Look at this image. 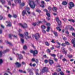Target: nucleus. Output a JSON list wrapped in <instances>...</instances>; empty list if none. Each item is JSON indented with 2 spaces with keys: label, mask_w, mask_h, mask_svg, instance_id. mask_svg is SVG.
<instances>
[{
  "label": "nucleus",
  "mask_w": 75,
  "mask_h": 75,
  "mask_svg": "<svg viewBox=\"0 0 75 75\" xmlns=\"http://www.w3.org/2000/svg\"><path fill=\"white\" fill-rule=\"evenodd\" d=\"M56 20L58 24V25L59 26H57V27L56 28V29L58 31H61V29L60 28L62 27V22L61 20H59V18L58 17H56Z\"/></svg>",
  "instance_id": "obj_1"
},
{
  "label": "nucleus",
  "mask_w": 75,
  "mask_h": 75,
  "mask_svg": "<svg viewBox=\"0 0 75 75\" xmlns=\"http://www.w3.org/2000/svg\"><path fill=\"white\" fill-rule=\"evenodd\" d=\"M29 5L30 7L31 8H32V9L34 8L35 7V6H36V5L34 4V2L33 1H30L29 3Z\"/></svg>",
  "instance_id": "obj_2"
},
{
  "label": "nucleus",
  "mask_w": 75,
  "mask_h": 75,
  "mask_svg": "<svg viewBox=\"0 0 75 75\" xmlns=\"http://www.w3.org/2000/svg\"><path fill=\"white\" fill-rule=\"evenodd\" d=\"M30 52L32 54H33V56L35 57V56H36V55L38 54V51L35 50H30Z\"/></svg>",
  "instance_id": "obj_3"
},
{
  "label": "nucleus",
  "mask_w": 75,
  "mask_h": 75,
  "mask_svg": "<svg viewBox=\"0 0 75 75\" xmlns=\"http://www.w3.org/2000/svg\"><path fill=\"white\" fill-rule=\"evenodd\" d=\"M14 1L15 3L16 4L17 3H18L20 4V5L23 7L25 5L24 2L21 3V0H14Z\"/></svg>",
  "instance_id": "obj_4"
},
{
  "label": "nucleus",
  "mask_w": 75,
  "mask_h": 75,
  "mask_svg": "<svg viewBox=\"0 0 75 75\" xmlns=\"http://www.w3.org/2000/svg\"><path fill=\"white\" fill-rule=\"evenodd\" d=\"M69 9H72L73 7H74V6H75V5L72 2H70L69 3Z\"/></svg>",
  "instance_id": "obj_5"
},
{
  "label": "nucleus",
  "mask_w": 75,
  "mask_h": 75,
  "mask_svg": "<svg viewBox=\"0 0 75 75\" xmlns=\"http://www.w3.org/2000/svg\"><path fill=\"white\" fill-rule=\"evenodd\" d=\"M48 68L46 67H44L42 69V72L45 73V72H48Z\"/></svg>",
  "instance_id": "obj_6"
},
{
  "label": "nucleus",
  "mask_w": 75,
  "mask_h": 75,
  "mask_svg": "<svg viewBox=\"0 0 75 75\" xmlns=\"http://www.w3.org/2000/svg\"><path fill=\"white\" fill-rule=\"evenodd\" d=\"M35 40H38L39 38H40V35L38 33H37L34 35Z\"/></svg>",
  "instance_id": "obj_7"
},
{
  "label": "nucleus",
  "mask_w": 75,
  "mask_h": 75,
  "mask_svg": "<svg viewBox=\"0 0 75 75\" xmlns=\"http://www.w3.org/2000/svg\"><path fill=\"white\" fill-rule=\"evenodd\" d=\"M7 51H8V49H7L6 50H4L3 52H2V51H0V57H1L3 55V54H5L6 53Z\"/></svg>",
  "instance_id": "obj_8"
},
{
  "label": "nucleus",
  "mask_w": 75,
  "mask_h": 75,
  "mask_svg": "<svg viewBox=\"0 0 75 75\" xmlns=\"http://www.w3.org/2000/svg\"><path fill=\"white\" fill-rule=\"evenodd\" d=\"M19 25L23 28H27V25L26 23H25L23 25H22L21 23H19Z\"/></svg>",
  "instance_id": "obj_9"
},
{
  "label": "nucleus",
  "mask_w": 75,
  "mask_h": 75,
  "mask_svg": "<svg viewBox=\"0 0 75 75\" xmlns=\"http://www.w3.org/2000/svg\"><path fill=\"white\" fill-rule=\"evenodd\" d=\"M48 62L49 64H50V65H52L53 64H54V61L52 59H49L48 60Z\"/></svg>",
  "instance_id": "obj_10"
},
{
  "label": "nucleus",
  "mask_w": 75,
  "mask_h": 75,
  "mask_svg": "<svg viewBox=\"0 0 75 75\" xmlns=\"http://www.w3.org/2000/svg\"><path fill=\"white\" fill-rule=\"evenodd\" d=\"M15 65H16L17 68H20L21 66V64L18 62H16L15 63Z\"/></svg>",
  "instance_id": "obj_11"
},
{
  "label": "nucleus",
  "mask_w": 75,
  "mask_h": 75,
  "mask_svg": "<svg viewBox=\"0 0 75 75\" xmlns=\"http://www.w3.org/2000/svg\"><path fill=\"white\" fill-rule=\"evenodd\" d=\"M17 55H18V58L19 59H23V56L21 54H17Z\"/></svg>",
  "instance_id": "obj_12"
},
{
  "label": "nucleus",
  "mask_w": 75,
  "mask_h": 75,
  "mask_svg": "<svg viewBox=\"0 0 75 75\" xmlns=\"http://www.w3.org/2000/svg\"><path fill=\"white\" fill-rule=\"evenodd\" d=\"M52 10L53 11H55V12H57V8L55 6H54L52 8Z\"/></svg>",
  "instance_id": "obj_13"
},
{
  "label": "nucleus",
  "mask_w": 75,
  "mask_h": 75,
  "mask_svg": "<svg viewBox=\"0 0 75 75\" xmlns=\"http://www.w3.org/2000/svg\"><path fill=\"white\" fill-rule=\"evenodd\" d=\"M22 16L24 17L25 14H27V13H26V11L25 10H23L22 13Z\"/></svg>",
  "instance_id": "obj_14"
},
{
  "label": "nucleus",
  "mask_w": 75,
  "mask_h": 75,
  "mask_svg": "<svg viewBox=\"0 0 75 75\" xmlns=\"http://www.w3.org/2000/svg\"><path fill=\"white\" fill-rule=\"evenodd\" d=\"M62 4H63V5L66 6V5H67V4H68V3H67V1H63L62 3Z\"/></svg>",
  "instance_id": "obj_15"
},
{
  "label": "nucleus",
  "mask_w": 75,
  "mask_h": 75,
  "mask_svg": "<svg viewBox=\"0 0 75 75\" xmlns=\"http://www.w3.org/2000/svg\"><path fill=\"white\" fill-rule=\"evenodd\" d=\"M67 57L69 58H72L73 57V56L72 54H68Z\"/></svg>",
  "instance_id": "obj_16"
},
{
  "label": "nucleus",
  "mask_w": 75,
  "mask_h": 75,
  "mask_svg": "<svg viewBox=\"0 0 75 75\" xmlns=\"http://www.w3.org/2000/svg\"><path fill=\"white\" fill-rule=\"evenodd\" d=\"M68 21H70V22H72V23H75V21H74V19H68Z\"/></svg>",
  "instance_id": "obj_17"
},
{
  "label": "nucleus",
  "mask_w": 75,
  "mask_h": 75,
  "mask_svg": "<svg viewBox=\"0 0 75 75\" xmlns=\"http://www.w3.org/2000/svg\"><path fill=\"white\" fill-rule=\"evenodd\" d=\"M53 34H54L55 36H56V37L58 36V33H57V32L54 31Z\"/></svg>",
  "instance_id": "obj_18"
},
{
  "label": "nucleus",
  "mask_w": 75,
  "mask_h": 75,
  "mask_svg": "<svg viewBox=\"0 0 75 75\" xmlns=\"http://www.w3.org/2000/svg\"><path fill=\"white\" fill-rule=\"evenodd\" d=\"M70 27H71V28H69V30L70 31H73L74 30V28L72 26H70Z\"/></svg>",
  "instance_id": "obj_19"
},
{
  "label": "nucleus",
  "mask_w": 75,
  "mask_h": 75,
  "mask_svg": "<svg viewBox=\"0 0 75 75\" xmlns=\"http://www.w3.org/2000/svg\"><path fill=\"white\" fill-rule=\"evenodd\" d=\"M48 9L49 10V11H51V10H52V8L51 7L49 6L48 8Z\"/></svg>",
  "instance_id": "obj_20"
},
{
  "label": "nucleus",
  "mask_w": 75,
  "mask_h": 75,
  "mask_svg": "<svg viewBox=\"0 0 75 75\" xmlns=\"http://www.w3.org/2000/svg\"><path fill=\"white\" fill-rule=\"evenodd\" d=\"M24 34L25 36H26L27 37L28 35V32H24Z\"/></svg>",
  "instance_id": "obj_21"
},
{
  "label": "nucleus",
  "mask_w": 75,
  "mask_h": 75,
  "mask_svg": "<svg viewBox=\"0 0 75 75\" xmlns=\"http://www.w3.org/2000/svg\"><path fill=\"white\" fill-rule=\"evenodd\" d=\"M41 28H42V30L45 29V26L44 25H42L41 26Z\"/></svg>",
  "instance_id": "obj_22"
},
{
  "label": "nucleus",
  "mask_w": 75,
  "mask_h": 75,
  "mask_svg": "<svg viewBox=\"0 0 75 75\" xmlns=\"http://www.w3.org/2000/svg\"><path fill=\"white\" fill-rule=\"evenodd\" d=\"M46 15L48 17H51V15H50V14L48 12L46 13Z\"/></svg>",
  "instance_id": "obj_23"
},
{
  "label": "nucleus",
  "mask_w": 75,
  "mask_h": 75,
  "mask_svg": "<svg viewBox=\"0 0 75 75\" xmlns=\"http://www.w3.org/2000/svg\"><path fill=\"white\" fill-rule=\"evenodd\" d=\"M23 50H26L27 49V46L24 45L23 47Z\"/></svg>",
  "instance_id": "obj_24"
},
{
  "label": "nucleus",
  "mask_w": 75,
  "mask_h": 75,
  "mask_svg": "<svg viewBox=\"0 0 75 75\" xmlns=\"http://www.w3.org/2000/svg\"><path fill=\"white\" fill-rule=\"evenodd\" d=\"M45 44L47 46H50V44L48 42H45Z\"/></svg>",
  "instance_id": "obj_25"
},
{
  "label": "nucleus",
  "mask_w": 75,
  "mask_h": 75,
  "mask_svg": "<svg viewBox=\"0 0 75 75\" xmlns=\"http://www.w3.org/2000/svg\"><path fill=\"white\" fill-rule=\"evenodd\" d=\"M3 59H0V65H1V64H3Z\"/></svg>",
  "instance_id": "obj_26"
},
{
  "label": "nucleus",
  "mask_w": 75,
  "mask_h": 75,
  "mask_svg": "<svg viewBox=\"0 0 75 75\" xmlns=\"http://www.w3.org/2000/svg\"><path fill=\"white\" fill-rule=\"evenodd\" d=\"M53 59L56 62H58V59H57L55 57L53 58Z\"/></svg>",
  "instance_id": "obj_27"
},
{
  "label": "nucleus",
  "mask_w": 75,
  "mask_h": 75,
  "mask_svg": "<svg viewBox=\"0 0 75 75\" xmlns=\"http://www.w3.org/2000/svg\"><path fill=\"white\" fill-rule=\"evenodd\" d=\"M59 75H64V73L62 71H61L60 74L59 73L58 74Z\"/></svg>",
  "instance_id": "obj_28"
},
{
  "label": "nucleus",
  "mask_w": 75,
  "mask_h": 75,
  "mask_svg": "<svg viewBox=\"0 0 75 75\" xmlns=\"http://www.w3.org/2000/svg\"><path fill=\"white\" fill-rule=\"evenodd\" d=\"M28 71L29 72H32L31 69H30V68H28L27 69Z\"/></svg>",
  "instance_id": "obj_29"
},
{
  "label": "nucleus",
  "mask_w": 75,
  "mask_h": 75,
  "mask_svg": "<svg viewBox=\"0 0 75 75\" xmlns=\"http://www.w3.org/2000/svg\"><path fill=\"white\" fill-rule=\"evenodd\" d=\"M50 27H47V30H46V31H47V32H49V31H50Z\"/></svg>",
  "instance_id": "obj_30"
},
{
  "label": "nucleus",
  "mask_w": 75,
  "mask_h": 75,
  "mask_svg": "<svg viewBox=\"0 0 75 75\" xmlns=\"http://www.w3.org/2000/svg\"><path fill=\"white\" fill-rule=\"evenodd\" d=\"M2 3V4H4V3H5V1L4 0H1L0 1Z\"/></svg>",
  "instance_id": "obj_31"
},
{
  "label": "nucleus",
  "mask_w": 75,
  "mask_h": 75,
  "mask_svg": "<svg viewBox=\"0 0 75 75\" xmlns=\"http://www.w3.org/2000/svg\"><path fill=\"white\" fill-rule=\"evenodd\" d=\"M36 11L37 12H38V13H41V10H40V9H37L36 10Z\"/></svg>",
  "instance_id": "obj_32"
},
{
  "label": "nucleus",
  "mask_w": 75,
  "mask_h": 75,
  "mask_svg": "<svg viewBox=\"0 0 75 75\" xmlns=\"http://www.w3.org/2000/svg\"><path fill=\"white\" fill-rule=\"evenodd\" d=\"M51 57H53L54 58H55V57H56V55H55V54H51Z\"/></svg>",
  "instance_id": "obj_33"
},
{
  "label": "nucleus",
  "mask_w": 75,
  "mask_h": 75,
  "mask_svg": "<svg viewBox=\"0 0 75 75\" xmlns=\"http://www.w3.org/2000/svg\"><path fill=\"white\" fill-rule=\"evenodd\" d=\"M7 44H9L10 45H13L12 44H11V43L10 42H9L8 41H7Z\"/></svg>",
  "instance_id": "obj_34"
},
{
  "label": "nucleus",
  "mask_w": 75,
  "mask_h": 75,
  "mask_svg": "<svg viewBox=\"0 0 75 75\" xmlns=\"http://www.w3.org/2000/svg\"><path fill=\"white\" fill-rule=\"evenodd\" d=\"M51 42H52V43H53V44L55 43V42L54 41V39H52V40L51 41Z\"/></svg>",
  "instance_id": "obj_35"
},
{
  "label": "nucleus",
  "mask_w": 75,
  "mask_h": 75,
  "mask_svg": "<svg viewBox=\"0 0 75 75\" xmlns=\"http://www.w3.org/2000/svg\"><path fill=\"white\" fill-rule=\"evenodd\" d=\"M3 18V16H2L1 15L0 16V20H2Z\"/></svg>",
  "instance_id": "obj_36"
},
{
  "label": "nucleus",
  "mask_w": 75,
  "mask_h": 75,
  "mask_svg": "<svg viewBox=\"0 0 75 75\" xmlns=\"http://www.w3.org/2000/svg\"><path fill=\"white\" fill-rule=\"evenodd\" d=\"M46 25L47 27H50V25L51 24L50 23H47L46 24Z\"/></svg>",
  "instance_id": "obj_37"
},
{
  "label": "nucleus",
  "mask_w": 75,
  "mask_h": 75,
  "mask_svg": "<svg viewBox=\"0 0 75 75\" xmlns=\"http://www.w3.org/2000/svg\"><path fill=\"white\" fill-rule=\"evenodd\" d=\"M62 46V47H65L66 46V45H65V43H63L61 44Z\"/></svg>",
  "instance_id": "obj_38"
},
{
  "label": "nucleus",
  "mask_w": 75,
  "mask_h": 75,
  "mask_svg": "<svg viewBox=\"0 0 75 75\" xmlns=\"http://www.w3.org/2000/svg\"><path fill=\"white\" fill-rule=\"evenodd\" d=\"M65 44H67V45H70V43H69V42H67V41L65 42Z\"/></svg>",
  "instance_id": "obj_39"
},
{
  "label": "nucleus",
  "mask_w": 75,
  "mask_h": 75,
  "mask_svg": "<svg viewBox=\"0 0 75 75\" xmlns=\"http://www.w3.org/2000/svg\"><path fill=\"white\" fill-rule=\"evenodd\" d=\"M46 52H47L48 53H50V52H51V50H50V49H48L47 50Z\"/></svg>",
  "instance_id": "obj_40"
},
{
  "label": "nucleus",
  "mask_w": 75,
  "mask_h": 75,
  "mask_svg": "<svg viewBox=\"0 0 75 75\" xmlns=\"http://www.w3.org/2000/svg\"><path fill=\"white\" fill-rule=\"evenodd\" d=\"M43 11H45V12H46V13H47L48 12V10H47V9H44L43 10Z\"/></svg>",
  "instance_id": "obj_41"
},
{
  "label": "nucleus",
  "mask_w": 75,
  "mask_h": 75,
  "mask_svg": "<svg viewBox=\"0 0 75 75\" xmlns=\"http://www.w3.org/2000/svg\"><path fill=\"white\" fill-rule=\"evenodd\" d=\"M44 62H45V64H47V63H48V60H47V59H45L44 60Z\"/></svg>",
  "instance_id": "obj_42"
},
{
  "label": "nucleus",
  "mask_w": 75,
  "mask_h": 75,
  "mask_svg": "<svg viewBox=\"0 0 75 75\" xmlns=\"http://www.w3.org/2000/svg\"><path fill=\"white\" fill-rule=\"evenodd\" d=\"M18 35H19L20 36V37H23V34L19 33Z\"/></svg>",
  "instance_id": "obj_43"
},
{
  "label": "nucleus",
  "mask_w": 75,
  "mask_h": 75,
  "mask_svg": "<svg viewBox=\"0 0 75 75\" xmlns=\"http://www.w3.org/2000/svg\"><path fill=\"white\" fill-rule=\"evenodd\" d=\"M21 40L22 43H24V39H23L22 38H21Z\"/></svg>",
  "instance_id": "obj_44"
},
{
  "label": "nucleus",
  "mask_w": 75,
  "mask_h": 75,
  "mask_svg": "<svg viewBox=\"0 0 75 75\" xmlns=\"http://www.w3.org/2000/svg\"><path fill=\"white\" fill-rule=\"evenodd\" d=\"M25 9L27 11H29V10H30V8L29 7H26V8Z\"/></svg>",
  "instance_id": "obj_45"
},
{
  "label": "nucleus",
  "mask_w": 75,
  "mask_h": 75,
  "mask_svg": "<svg viewBox=\"0 0 75 75\" xmlns=\"http://www.w3.org/2000/svg\"><path fill=\"white\" fill-rule=\"evenodd\" d=\"M57 72H59V71H61V69L59 68L57 69Z\"/></svg>",
  "instance_id": "obj_46"
},
{
  "label": "nucleus",
  "mask_w": 75,
  "mask_h": 75,
  "mask_svg": "<svg viewBox=\"0 0 75 75\" xmlns=\"http://www.w3.org/2000/svg\"><path fill=\"white\" fill-rule=\"evenodd\" d=\"M18 71L21 73H23V71L22 70H20V69H19L18 70Z\"/></svg>",
  "instance_id": "obj_47"
},
{
  "label": "nucleus",
  "mask_w": 75,
  "mask_h": 75,
  "mask_svg": "<svg viewBox=\"0 0 75 75\" xmlns=\"http://www.w3.org/2000/svg\"><path fill=\"white\" fill-rule=\"evenodd\" d=\"M32 25H34V26H35V25H37V23L36 22L35 23H33L32 24Z\"/></svg>",
  "instance_id": "obj_48"
},
{
  "label": "nucleus",
  "mask_w": 75,
  "mask_h": 75,
  "mask_svg": "<svg viewBox=\"0 0 75 75\" xmlns=\"http://www.w3.org/2000/svg\"><path fill=\"white\" fill-rule=\"evenodd\" d=\"M13 17H14V18H17V15L16 14H14L13 16Z\"/></svg>",
  "instance_id": "obj_49"
},
{
  "label": "nucleus",
  "mask_w": 75,
  "mask_h": 75,
  "mask_svg": "<svg viewBox=\"0 0 75 75\" xmlns=\"http://www.w3.org/2000/svg\"><path fill=\"white\" fill-rule=\"evenodd\" d=\"M44 5L43 4H42V5H40V7H42V8H44Z\"/></svg>",
  "instance_id": "obj_50"
},
{
  "label": "nucleus",
  "mask_w": 75,
  "mask_h": 75,
  "mask_svg": "<svg viewBox=\"0 0 75 75\" xmlns=\"http://www.w3.org/2000/svg\"><path fill=\"white\" fill-rule=\"evenodd\" d=\"M65 32L68 35H69V32H68V31H66Z\"/></svg>",
  "instance_id": "obj_51"
},
{
  "label": "nucleus",
  "mask_w": 75,
  "mask_h": 75,
  "mask_svg": "<svg viewBox=\"0 0 75 75\" xmlns=\"http://www.w3.org/2000/svg\"><path fill=\"white\" fill-rule=\"evenodd\" d=\"M34 74L33 73V71H31L30 72V75H33Z\"/></svg>",
  "instance_id": "obj_52"
},
{
  "label": "nucleus",
  "mask_w": 75,
  "mask_h": 75,
  "mask_svg": "<svg viewBox=\"0 0 75 75\" xmlns=\"http://www.w3.org/2000/svg\"><path fill=\"white\" fill-rule=\"evenodd\" d=\"M8 17H9V18H11V17H12V16H11L10 14H9L8 15Z\"/></svg>",
  "instance_id": "obj_53"
},
{
  "label": "nucleus",
  "mask_w": 75,
  "mask_h": 75,
  "mask_svg": "<svg viewBox=\"0 0 75 75\" xmlns=\"http://www.w3.org/2000/svg\"><path fill=\"white\" fill-rule=\"evenodd\" d=\"M41 3L42 4H45V2L43 1H41Z\"/></svg>",
  "instance_id": "obj_54"
},
{
  "label": "nucleus",
  "mask_w": 75,
  "mask_h": 75,
  "mask_svg": "<svg viewBox=\"0 0 75 75\" xmlns=\"http://www.w3.org/2000/svg\"><path fill=\"white\" fill-rule=\"evenodd\" d=\"M7 27H8V26H9V27H11V24H8L7 25H6Z\"/></svg>",
  "instance_id": "obj_55"
},
{
  "label": "nucleus",
  "mask_w": 75,
  "mask_h": 75,
  "mask_svg": "<svg viewBox=\"0 0 75 75\" xmlns=\"http://www.w3.org/2000/svg\"><path fill=\"white\" fill-rule=\"evenodd\" d=\"M35 62L36 63H38V59H36L35 60Z\"/></svg>",
  "instance_id": "obj_56"
},
{
  "label": "nucleus",
  "mask_w": 75,
  "mask_h": 75,
  "mask_svg": "<svg viewBox=\"0 0 75 75\" xmlns=\"http://www.w3.org/2000/svg\"><path fill=\"white\" fill-rule=\"evenodd\" d=\"M63 40H67V38L65 37H63Z\"/></svg>",
  "instance_id": "obj_57"
},
{
  "label": "nucleus",
  "mask_w": 75,
  "mask_h": 75,
  "mask_svg": "<svg viewBox=\"0 0 75 75\" xmlns=\"http://www.w3.org/2000/svg\"><path fill=\"white\" fill-rule=\"evenodd\" d=\"M36 1L37 3L38 4H39V1H40V0H35Z\"/></svg>",
  "instance_id": "obj_58"
},
{
  "label": "nucleus",
  "mask_w": 75,
  "mask_h": 75,
  "mask_svg": "<svg viewBox=\"0 0 75 75\" xmlns=\"http://www.w3.org/2000/svg\"><path fill=\"white\" fill-rule=\"evenodd\" d=\"M35 59L34 58H32L31 59L32 61H33V62H35Z\"/></svg>",
  "instance_id": "obj_59"
},
{
  "label": "nucleus",
  "mask_w": 75,
  "mask_h": 75,
  "mask_svg": "<svg viewBox=\"0 0 75 75\" xmlns=\"http://www.w3.org/2000/svg\"><path fill=\"white\" fill-rule=\"evenodd\" d=\"M72 35H73V36L74 37H75V33H72Z\"/></svg>",
  "instance_id": "obj_60"
},
{
  "label": "nucleus",
  "mask_w": 75,
  "mask_h": 75,
  "mask_svg": "<svg viewBox=\"0 0 75 75\" xmlns=\"http://www.w3.org/2000/svg\"><path fill=\"white\" fill-rule=\"evenodd\" d=\"M53 75H57V73L56 72H54L52 74Z\"/></svg>",
  "instance_id": "obj_61"
},
{
  "label": "nucleus",
  "mask_w": 75,
  "mask_h": 75,
  "mask_svg": "<svg viewBox=\"0 0 75 75\" xmlns=\"http://www.w3.org/2000/svg\"><path fill=\"white\" fill-rule=\"evenodd\" d=\"M42 32L43 33H45L46 32H45V30H44V29H42Z\"/></svg>",
  "instance_id": "obj_62"
},
{
  "label": "nucleus",
  "mask_w": 75,
  "mask_h": 75,
  "mask_svg": "<svg viewBox=\"0 0 75 75\" xmlns=\"http://www.w3.org/2000/svg\"><path fill=\"white\" fill-rule=\"evenodd\" d=\"M27 37H28V38H31V36H28V35L27 36Z\"/></svg>",
  "instance_id": "obj_63"
},
{
  "label": "nucleus",
  "mask_w": 75,
  "mask_h": 75,
  "mask_svg": "<svg viewBox=\"0 0 75 75\" xmlns=\"http://www.w3.org/2000/svg\"><path fill=\"white\" fill-rule=\"evenodd\" d=\"M29 65H30V67H32L33 64H32V63H30L29 64Z\"/></svg>",
  "instance_id": "obj_64"
}]
</instances>
